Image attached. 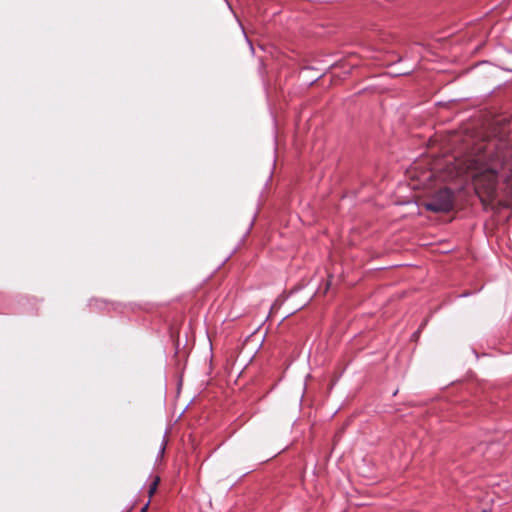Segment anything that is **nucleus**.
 <instances>
[{"mask_svg": "<svg viewBox=\"0 0 512 512\" xmlns=\"http://www.w3.org/2000/svg\"><path fill=\"white\" fill-rule=\"evenodd\" d=\"M455 165L459 175L471 176L475 192L485 206L493 202L499 191L512 198L510 136L477 142Z\"/></svg>", "mask_w": 512, "mask_h": 512, "instance_id": "obj_1", "label": "nucleus"}, {"mask_svg": "<svg viewBox=\"0 0 512 512\" xmlns=\"http://www.w3.org/2000/svg\"><path fill=\"white\" fill-rule=\"evenodd\" d=\"M483 512H485V511H483Z\"/></svg>", "mask_w": 512, "mask_h": 512, "instance_id": "obj_5", "label": "nucleus"}, {"mask_svg": "<svg viewBox=\"0 0 512 512\" xmlns=\"http://www.w3.org/2000/svg\"><path fill=\"white\" fill-rule=\"evenodd\" d=\"M454 193L449 188H442L437 191L424 205L433 212H449L454 207Z\"/></svg>", "mask_w": 512, "mask_h": 512, "instance_id": "obj_2", "label": "nucleus"}, {"mask_svg": "<svg viewBox=\"0 0 512 512\" xmlns=\"http://www.w3.org/2000/svg\"><path fill=\"white\" fill-rule=\"evenodd\" d=\"M148 506H149V502H148V503H146V505L141 509V511H140V512H146V511H147Z\"/></svg>", "mask_w": 512, "mask_h": 512, "instance_id": "obj_4", "label": "nucleus"}, {"mask_svg": "<svg viewBox=\"0 0 512 512\" xmlns=\"http://www.w3.org/2000/svg\"><path fill=\"white\" fill-rule=\"evenodd\" d=\"M159 483H160V477L159 476H155L152 480V482L150 483V486H149V489H148V494H149V497L151 498L155 492L157 491V488L159 486Z\"/></svg>", "mask_w": 512, "mask_h": 512, "instance_id": "obj_3", "label": "nucleus"}]
</instances>
